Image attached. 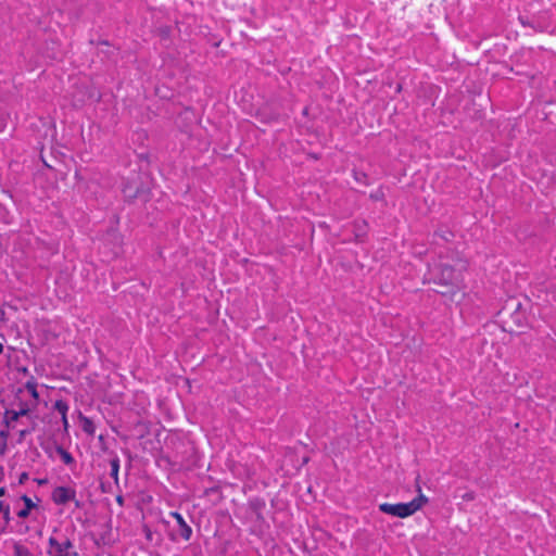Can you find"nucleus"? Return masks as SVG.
<instances>
[{
    "label": "nucleus",
    "mask_w": 556,
    "mask_h": 556,
    "mask_svg": "<svg viewBox=\"0 0 556 556\" xmlns=\"http://www.w3.org/2000/svg\"><path fill=\"white\" fill-rule=\"evenodd\" d=\"M123 193L126 198H129V199H135L137 197V190L135 192H130V190L127 186L123 189Z\"/></svg>",
    "instance_id": "20"
},
{
    "label": "nucleus",
    "mask_w": 556,
    "mask_h": 556,
    "mask_svg": "<svg viewBox=\"0 0 556 556\" xmlns=\"http://www.w3.org/2000/svg\"><path fill=\"white\" fill-rule=\"evenodd\" d=\"M427 280L440 287V289H435V292L442 295H448L451 299H453L462 288L460 275L456 273L454 267L447 264L434 265L429 270Z\"/></svg>",
    "instance_id": "1"
},
{
    "label": "nucleus",
    "mask_w": 556,
    "mask_h": 556,
    "mask_svg": "<svg viewBox=\"0 0 556 556\" xmlns=\"http://www.w3.org/2000/svg\"><path fill=\"white\" fill-rule=\"evenodd\" d=\"M116 501H117L118 503H123V497L119 495V496H117Z\"/></svg>",
    "instance_id": "31"
},
{
    "label": "nucleus",
    "mask_w": 556,
    "mask_h": 556,
    "mask_svg": "<svg viewBox=\"0 0 556 556\" xmlns=\"http://www.w3.org/2000/svg\"><path fill=\"white\" fill-rule=\"evenodd\" d=\"M28 480V473L22 472L18 477V483L24 484Z\"/></svg>",
    "instance_id": "23"
},
{
    "label": "nucleus",
    "mask_w": 556,
    "mask_h": 556,
    "mask_svg": "<svg viewBox=\"0 0 556 556\" xmlns=\"http://www.w3.org/2000/svg\"><path fill=\"white\" fill-rule=\"evenodd\" d=\"M2 352H3V344L0 343V354H2Z\"/></svg>",
    "instance_id": "32"
},
{
    "label": "nucleus",
    "mask_w": 556,
    "mask_h": 556,
    "mask_svg": "<svg viewBox=\"0 0 556 556\" xmlns=\"http://www.w3.org/2000/svg\"><path fill=\"white\" fill-rule=\"evenodd\" d=\"M101 488H102V491H103V492H105V491H106V490H105V488H104V484H103V483L101 484Z\"/></svg>",
    "instance_id": "33"
},
{
    "label": "nucleus",
    "mask_w": 556,
    "mask_h": 556,
    "mask_svg": "<svg viewBox=\"0 0 556 556\" xmlns=\"http://www.w3.org/2000/svg\"><path fill=\"white\" fill-rule=\"evenodd\" d=\"M36 482L39 484V485H43L48 482V480L46 478L43 479H36Z\"/></svg>",
    "instance_id": "26"
},
{
    "label": "nucleus",
    "mask_w": 556,
    "mask_h": 556,
    "mask_svg": "<svg viewBox=\"0 0 556 556\" xmlns=\"http://www.w3.org/2000/svg\"><path fill=\"white\" fill-rule=\"evenodd\" d=\"M4 479V469L3 467L0 465V482Z\"/></svg>",
    "instance_id": "27"
},
{
    "label": "nucleus",
    "mask_w": 556,
    "mask_h": 556,
    "mask_svg": "<svg viewBox=\"0 0 556 556\" xmlns=\"http://www.w3.org/2000/svg\"><path fill=\"white\" fill-rule=\"evenodd\" d=\"M519 21L523 26L531 27L536 31H545L548 28V23L536 17L529 20L527 17L519 16Z\"/></svg>",
    "instance_id": "7"
},
{
    "label": "nucleus",
    "mask_w": 556,
    "mask_h": 556,
    "mask_svg": "<svg viewBox=\"0 0 556 556\" xmlns=\"http://www.w3.org/2000/svg\"><path fill=\"white\" fill-rule=\"evenodd\" d=\"M49 546L50 549L48 551V554L54 553V555H61V554H72L74 551V544L72 540L66 538L63 542H59L54 536L49 538Z\"/></svg>",
    "instance_id": "4"
},
{
    "label": "nucleus",
    "mask_w": 556,
    "mask_h": 556,
    "mask_svg": "<svg viewBox=\"0 0 556 556\" xmlns=\"http://www.w3.org/2000/svg\"><path fill=\"white\" fill-rule=\"evenodd\" d=\"M53 556H78V553L73 552L72 554H61V555H53Z\"/></svg>",
    "instance_id": "28"
},
{
    "label": "nucleus",
    "mask_w": 556,
    "mask_h": 556,
    "mask_svg": "<svg viewBox=\"0 0 556 556\" xmlns=\"http://www.w3.org/2000/svg\"><path fill=\"white\" fill-rule=\"evenodd\" d=\"M33 429H23L18 432V442H22L24 438L28 434H30Z\"/></svg>",
    "instance_id": "22"
},
{
    "label": "nucleus",
    "mask_w": 556,
    "mask_h": 556,
    "mask_svg": "<svg viewBox=\"0 0 556 556\" xmlns=\"http://www.w3.org/2000/svg\"><path fill=\"white\" fill-rule=\"evenodd\" d=\"M53 408L61 414V416L67 415L68 404L63 400H56L53 404Z\"/></svg>",
    "instance_id": "17"
},
{
    "label": "nucleus",
    "mask_w": 556,
    "mask_h": 556,
    "mask_svg": "<svg viewBox=\"0 0 556 556\" xmlns=\"http://www.w3.org/2000/svg\"><path fill=\"white\" fill-rule=\"evenodd\" d=\"M110 476L114 479L115 484L118 485L119 458L116 455L110 460Z\"/></svg>",
    "instance_id": "13"
},
{
    "label": "nucleus",
    "mask_w": 556,
    "mask_h": 556,
    "mask_svg": "<svg viewBox=\"0 0 556 556\" xmlns=\"http://www.w3.org/2000/svg\"><path fill=\"white\" fill-rule=\"evenodd\" d=\"M76 491L70 486H56L53 489L51 498L56 505H65L75 500Z\"/></svg>",
    "instance_id": "3"
},
{
    "label": "nucleus",
    "mask_w": 556,
    "mask_h": 556,
    "mask_svg": "<svg viewBox=\"0 0 556 556\" xmlns=\"http://www.w3.org/2000/svg\"><path fill=\"white\" fill-rule=\"evenodd\" d=\"M352 174H353V178L358 184L364 185V186H368L370 184L369 179H368V175L365 172L358 170V169H353Z\"/></svg>",
    "instance_id": "16"
},
{
    "label": "nucleus",
    "mask_w": 556,
    "mask_h": 556,
    "mask_svg": "<svg viewBox=\"0 0 556 556\" xmlns=\"http://www.w3.org/2000/svg\"><path fill=\"white\" fill-rule=\"evenodd\" d=\"M5 493H7L5 488L1 486V488H0V496H4V495H5Z\"/></svg>",
    "instance_id": "29"
},
{
    "label": "nucleus",
    "mask_w": 556,
    "mask_h": 556,
    "mask_svg": "<svg viewBox=\"0 0 556 556\" xmlns=\"http://www.w3.org/2000/svg\"><path fill=\"white\" fill-rule=\"evenodd\" d=\"M73 502H75V506L77 508H80V502L76 497H75V500Z\"/></svg>",
    "instance_id": "30"
},
{
    "label": "nucleus",
    "mask_w": 556,
    "mask_h": 556,
    "mask_svg": "<svg viewBox=\"0 0 556 556\" xmlns=\"http://www.w3.org/2000/svg\"><path fill=\"white\" fill-rule=\"evenodd\" d=\"M435 235L440 236L445 241H448L450 238L453 237V233L451 231H448V230H445V231H442V232L437 231Z\"/></svg>",
    "instance_id": "21"
},
{
    "label": "nucleus",
    "mask_w": 556,
    "mask_h": 556,
    "mask_svg": "<svg viewBox=\"0 0 556 556\" xmlns=\"http://www.w3.org/2000/svg\"><path fill=\"white\" fill-rule=\"evenodd\" d=\"M14 556H35L27 546L16 542L13 545Z\"/></svg>",
    "instance_id": "15"
},
{
    "label": "nucleus",
    "mask_w": 556,
    "mask_h": 556,
    "mask_svg": "<svg viewBox=\"0 0 556 556\" xmlns=\"http://www.w3.org/2000/svg\"><path fill=\"white\" fill-rule=\"evenodd\" d=\"M62 424L64 426V430L66 431L68 428L67 415L62 416Z\"/></svg>",
    "instance_id": "24"
},
{
    "label": "nucleus",
    "mask_w": 556,
    "mask_h": 556,
    "mask_svg": "<svg viewBox=\"0 0 556 556\" xmlns=\"http://www.w3.org/2000/svg\"><path fill=\"white\" fill-rule=\"evenodd\" d=\"M21 500L24 502L25 507L17 511V517L25 519L28 518L30 510L36 507V504L27 495H22Z\"/></svg>",
    "instance_id": "9"
},
{
    "label": "nucleus",
    "mask_w": 556,
    "mask_h": 556,
    "mask_svg": "<svg viewBox=\"0 0 556 556\" xmlns=\"http://www.w3.org/2000/svg\"><path fill=\"white\" fill-rule=\"evenodd\" d=\"M463 498L466 501H471L475 498V496H473L472 492H469V493L464 494Z\"/></svg>",
    "instance_id": "25"
},
{
    "label": "nucleus",
    "mask_w": 556,
    "mask_h": 556,
    "mask_svg": "<svg viewBox=\"0 0 556 556\" xmlns=\"http://www.w3.org/2000/svg\"><path fill=\"white\" fill-rule=\"evenodd\" d=\"M0 513L3 516L5 523H9L11 521L10 505L7 504L4 501H0Z\"/></svg>",
    "instance_id": "18"
},
{
    "label": "nucleus",
    "mask_w": 556,
    "mask_h": 556,
    "mask_svg": "<svg viewBox=\"0 0 556 556\" xmlns=\"http://www.w3.org/2000/svg\"><path fill=\"white\" fill-rule=\"evenodd\" d=\"M55 451L56 453L60 455L62 462L65 464V465H73L75 463V459L73 457V455L67 452L65 448H63L61 445H56L55 446Z\"/></svg>",
    "instance_id": "12"
},
{
    "label": "nucleus",
    "mask_w": 556,
    "mask_h": 556,
    "mask_svg": "<svg viewBox=\"0 0 556 556\" xmlns=\"http://www.w3.org/2000/svg\"><path fill=\"white\" fill-rule=\"evenodd\" d=\"M10 437V430L3 427L0 430V456H3L8 450V439Z\"/></svg>",
    "instance_id": "11"
},
{
    "label": "nucleus",
    "mask_w": 556,
    "mask_h": 556,
    "mask_svg": "<svg viewBox=\"0 0 556 556\" xmlns=\"http://www.w3.org/2000/svg\"><path fill=\"white\" fill-rule=\"evenodd\" d=\"M30 409L27 404H24L18 410L5 409L2 425L10 430L12 422L18 420L20 417L27 416Z\"/></svg>",
    "instance_id": "5"
},
{
    "label": "nucleus",
    "mask_w": 556,
    "mask_h": 556,
    "mask_svg": "<svg viewBox=\"0 0 556 556\" xmlns=\"http://www.w3.org/2000/svg\"><path fill=\"white\" fill-rule=\"evenodd\" d=\"M25 388L30 393L33 399H35V400L39 399V393L37 391V381L33 376L30 377L29 380L26 381Z\"/></svg>",
    "instance_id": "14"
},
{
    "label": "nucleus",
    "mask_w": 556,
    "mask_h": 556,
    "mask_svg": "<svg viewBox=\"0 0 556 556\" xmlns=\"http://www.w3.org/2000/svg\"><path fill=\"white\" fill-rule=\"evenodd\" d=\"M172 517L176 519L177 521V533L185 540V541H188L190 540L191 535H192V529L191 527L186 522V520L184 519V517L181 516V514L177 513V511H173L170 513Z\"/></svg>",
    "instance_id": "6"
},
{
    "label": "nucleus",
    "mask_w": 556,
    "mask_h": 556,
    "mask_svg": "<svg viewBox=\"0 0 556 556\" xmlns=\"http://www.w3.org/2000/svg\"><path fill=\"white\" fill-rule=\"evenodd\" d=\"M418 496L412 500L408 503H382L379 505V510L399 518H406L414 515L417 510H419L426 503H428V497L421 493V489L418 485L417 488Z\"/></svg>",
    "instance_id": "2"
},
{
    "label": "nucleus",
    "mask_w": 556,
    "mask_h": 556,
    "mask_svg": "<svg viewBox=\"0 0 556 556\" xmlns=\"http://www.w3.org/2000/svg\"><path fill=\"white\" fill-rule=\"evenodd\" d=\"M249 505H250V508L252 509V511L256 515V518L258 520H263L264 517H263L262 511L266 506L265 501L261 497H254V498L250 500Z\"/></svg>",
    "instance_id": "8"
},
{
    "label": "nucleus",
    "mask_w": 556,
    "mask_h": 556,
    "mask_svg": "<svg viewBox=\"0 0 556 556\" xmlns=\"http://www.w3.org/2000/svg\"><path fill=\"white\" fill-rule=\"evenodd\" d=\"M83 430L88 434H93L96 427L91 419L83 417Z\"/></svg>",
    "instance_id": "19"
},
{
    "label": "nucleus",
    "mask_w": 556,
    "mask_h": 556,
    "mask_svg": "<svg viewBox=\"0 0 556 556\" xmlns=\"http://www.w3.org/2000/svg\"><path fill=\"white\" fill-rule=\"evenodd\" d=\"M353 228L356 241H363L367 233V223L365 220H355Z\"/></svg>",
    "instance_id": "10"
}]
</instances>
